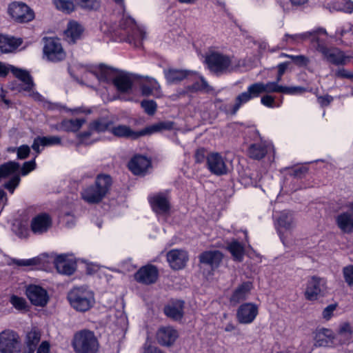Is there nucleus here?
Instances as JSON below:
<instances>
[{"label": "nucleus", "instance_id": "4be33fe9", "mask_svg": "<svg viewBox=\"0 0 353 353\" xmlns=\"http://www.w3.org/2000/svg\"><path fill=\"white\" fill-rule=\"evenodd\" d=\"M178 336L177 331L170 326L159 328L156 335L158 343L161 345L166 347L171 346Z\"/></svg>", "mask_w": 353, "mask_h": 353}, {"label": "nucleus", "instance_id": "e2e57ef3", "mask_svg": "<svg viewBox=\"0 0 353 353\" xmlns=\"http://www.w3.org/2000/svg\"><path fill=\"white\" fill-rule=\"evenodd\" d=\"M36 168V162L34 159L25 162L21 168V174L23 176L27 175L29 172Z\"/></svg>", "mask_w": 353, "mask_h": 353}, {"label": "nucleus", "instance_id": "6ab92c4d", "mask_svg": "<svg viewBox=\"0 0 353 353\" xmlns=\"http://www.w3.org/2000/svg\"><path fill=\"white\" fill-rule=\"evenodd\" d=\"M207 165L209 170L216 175L225 174L228 167L225 159L219 152H211L207 157Z\"/></svg>", "mask_w": 353, "mask_h": 353}, {"label": "nucleus", "instance_id": "412c9836", "mask_svg": "<svg viewBox=\"0 0 353 353\" xmlns=\"http://www.w3.org/2000/svg\"><path fill=\"white\" fill-rule=\"evenodd\" d=\"M167 261L174 270L183 268L188 261V254L185 250L174 249L167 253Z\"/></svg>", "mask_w": 353, "mask_h": 353}, {"label": "nucleus", "instance_id": "de8ad7c7", "mask_svg": "<svg viewBox=\"0 0 353 353\" xmlns=\"http://www.w3.org/2000/svg\"><path fill=\"white\" fill-rule=\"evenodd\" d=\"M228 249L232 254L235 261H241L243 259L244 250L243 246L237 241L232 242L228 246Z\"/></svg>", "mask_w": 353, "mask_h": 353}, {"label": "nucleus", "instance_id": "774afa93", "mask_svg": "<svg viewBox=\"0 0 353 353\" xmlns=\"http://www.w3.org/2000/svg\"><path fill=\"white\" fill-rule=\"evenodd\" d=\"M195 160L197 163H201L205 158V152L203 148L198 149L195 153Z\"/></svg>", "mask_w": 353, "mask_h": 353}, {"label": "nucleus", "instance_id": "6e6552de", "mask_svg": "<svg viewBox=\"0 0 353 353\" xmlns=\"http://www.w3.org/2000/svg\"><path fill=\"white\" fill-rule=\"evenodd\" d=\"M53 261L57 272L62 274L72 275L77 268V261L75 257L69 254H61L48 256L46 262Z\"/></svg>", "mask_w": 353, "mask_h": 353}, {"label": "nucleus", "instance_id": "ea45409f", "mask_svg": "<svg viewBox=\"0 0 353 353\" xmlns=\"http://www.w3.org/2000/svg\"><path fill=\"white\" fill-rule=\"evenodd\" d=\"M41 334L39 331L33 328L26 336L25 345L28 349V353H34L36 347L40 341Z\"/></svg>", "mask_w": 353, "mask_h": 353}, {"label": "nucleus", "instance_id": "5fc2aeb1", "mask_svg": "<svg viewBox=\"0 0 353 353\" xmlns=\"http://www.w3.org/2000/svg\"><path fill=\"white\" fill-rule=\"evenodd\" d=\"M141 107L147 114L152 115L156 111L157 103L152 100H144L141 102Z\"/></svg>", "mask_w": 353, "mask_h": 353}, {"label": "nucleus", "instance_id": "49530a36", "mask_svg": "<svg viewBox=\"0 0 353 353\" xmlns=\"http://www.w3.org/2000/svg\"><path fill=\"white\" fill-rule=\"evenodd\" d=\"M333 338L332 332L328 329H321L316 334V343L320 346L327 345Z\"/></svg>", "mask_w": 353, "mask_h": 353}, {"label": "nucleus", "instance_id": "864d4df0", "mask_svg": "<svg viewBox=\"0 0 353 353\" xmlns=\"http://www.w3.org/2000/svg\"><path fill=\"white\" fill-rule=\"evenodd\" d=\"M337 307H338V305L336 303H333V304H330V305H327L323 310V312H322L323 318L326 321H329L330 319H331V318L334 316Z\"/></svg>", "mask_w": 353, "mask_h": 353}, {"label": "nucleus", "instance_id": "9b49d317", "mask_svg": "<svg viewBox=\"0 0 353 353\" xmlns=\"http://www.w3.org/2000/svg\"><path fill=\"white\" fill-rule=\"evenodd\" d=\"M21 343L19 335L11 330L0 334L1 353H21Z\"/></svg>", "mask_w": 353, "mask_h": 353}, {"label": "nucleus", "instance_id": "603ef678", "mask_svg": "<svg viewBox=\"0 0 353 353\" xmlns=\"http://www.w3.org/2000/svg\"><path fill=\"white\" fill-rule=\"evenodd\" d=\"M10 302L17 310H25L28 307L26 299L17 295H12L10 296Z\"/></svg>", "mask_w": 353, "mask_h": 353}, {"label": "nucleus", "instance_id": "39448f33", "mask_svg": "<svg viewBox=\"0 0 353 353\" xmlns=\"http://www.w3.org/2000/svg\"><path fill=\"white\" fill-rule=\"evenodd\" d=\"M165 78L170 84L178 83L183 79H189L191 81L199 80L192 85V90H205L208 87L207 82L202 77L199 76L196 73L189 72L187 70L169 68L163 71Z\"/></svg>", "mask_w": 353, "mask_h": 353}, {"label": "nucleus", "instance_id": "f257e3e1", "mask_svg": "<svg viewBox=\"0 0 353 353\" xmlns=\"http://www.w3.org/2000/svg\"><path fill=\"white\" fill-rule=\"evenodd\" d=\"M170 128H171V123L161 122L149 126L142 131L134 132L131 130L130 127L125 125H118L110 127L105 123L101 121H94L90 123L89 131L87 133L83 134L81 138L84 139L87 137L95 136V134H99L101 132L109 131L114 136L119 137L136 139L140 136L153 134L163 129H169Z\"/></svg>", "mask_w": 353, "mask_h": 353}, {"label": "nucleus", "instance_id": "4c0bfd02", "mask_svg": "<svg viewBox=\"0 0 353 353\" xmlns=\"http://www.w3.org/2000/svg\"><path fill=\"white\" fill-rule=\"evenodd\" d=\"M119 71L114 68H109L107 66L100 67L96 72L94 77L97 78L100 82L114 83Z\"/></svg>", "mask_w": 353, "mask_h": 353}, {"label": "nucleus", "instance_id": "6e6d98bb", "mask_svg": "<svg viewBox=\"0 0 353 353\" xmlns=\"http://www.w3.org/2000/svg\"><path fill=\"white\" fill-rule=\"evenodd\" d=\"M343 277L349 285H353V265H349L343 269Z\"/></svg>", "mask_w": 353, "mask_h": 353}, {"label": "nucleus", "instance_id": "69168bd1", "mask_svg": "<svg viewBox=\"0 0 353 353\" xmlns=\"http://www.w3.org/2000/svg\"><path fill=\"white\" fill-rule=\"evenodd\" d=\"M317 100L321 106H327L330 105V103L333 101V97L328 94L324 96H318Z\"/></svg>", "mask_w": 353, "mask_h": 353}, {"label": "nucleus", "instance_id": "052dcab7", "mask_svg": "<svg viewBox=\"0 0 353 353\" xmlns=\"http://www.w3.org/2000/svg\"><path fill=\"white\" fill-rule=\"evenodd\" d=\"M143 353H164L160 348L149 341L143 345Z\"/></svg>", "mask_w": 353, "mask_h": 353}, {"label": "nucleus", "instance_id": "3c124183", "mask_svg": "<svg viewBox=\"0 0 353 353\" xmlns=\"http://www.w3.org/2000/svg\"><path fill=\"white\" fill-rule=\"evenodd\" d=\"M55 7L65 13H70L74 10V4L72 0H53Z\"/></svg>", "mask_w": 353, "mask_h": 353}, {"label": "nucleus", "instance_id": "a18cd8bd", "mask_svg": "<svg viewBox=\"0 0 353 353\" xmlns=\"http://www.w3.org/2000/svg\"><path fill=\"white\" fill-rule=\"evenodd\" d=\"M48 259L47 254H42L37 257H34L28 259H17L14 263L19 266H33L36 265H41L46 263Z\"/></svg>", "mask_w": 353, "mask_h": 353}, {"label": "nucleus", "instance_id": "bb28decb", "mask_svg": "<svg viewBox=\"0 0 353 353\" xmlns=\"http://www.w3.org/2000/svg\"><path fill=\"white\" fill-rule=\"evenodd\" d=\"M22 44L21 38L9 37L0 34V52L11 53L14 52Z\"/></svg>", "mask_w": 353, "mask_h": 353}, {"label": "nucleus", "instance_id": "1a4fd4ad", "mask_svg": "<svg viewBox=\"0 0 353 353\" xmlns=\"http://www.w3.org/2000/svg\"><path fill=\"white\" fill-rule=\"evenodd\" d=\"M19 170V164L14 161L8 162L0 167V179L11 176V179L4 184V187L11 194L14 193L20 182Z\"/></svg>", "mask_w": 353, "mask_h": 353}, {"label": "nucleus", "instance_id": "f704fd0d", "mask_svg": "<svg viewBox=\"0 0 353 353\" xmlns=\"http://www.w3.org/2000/svg\"><path fill=\"white\" fill-rule=\"evenodd\" d=\"M83 32V28L81 24L74 21H71L68 23L67 28L64 32L66 39L69 42L74 43L80 39Z\"/></svg>", "mask_w": 353, "mask_h": 353}, {"label": "nucleus", "instance_id": "b1692460", "mask_svg": "<svg viewBox=\"0 0 353 353\" xmlns=\"http://www.w3.org/2000/svg\"><path fill=\"white\" fill-rule=\"evenodd\" d=\"M150 166V160L141 155L135 156L128 163L129 170L136 175L144 174Z\"/></svg>", "mask_w": 353, "mask_h": 353}, {"label": "nucleus", "instance_id": "79ce46f5", "mask_svg": "<svg viewBox=\"0 0 353 353\" xmlns=\"http://www.w3.org/2000/svg\"><path fill=\"white\" fill-rule=\"evenodd\" d=\"M336 34L345 44H353V27L351 24L346 23L340 27L336 30Z\"/></svg>", "mask_w": 353, "mask_h": 353}, {"label": "nucleus", "instance_id": "8fccbe9b", "mask_svg": "<svg viewBox=\"0 0 353 353\" xmlns=\"http://www.w3.org/2000/svg\"><path fill=\"white\" fill-rule=\"evenodd\" d=\"M76 4L85 10H97L101 6L100 0H75Z\"/></svg>", "mask_w": 353, "mask_h": 353}, {"label": "nucleus", "instance_id": "9d476101", "mask_svg": "<svg viewBox=\"0 0 353 353\" xmlns=\"http://www.w3.org/2000/svg\"><path fill=\"white\" fill-rule=\"evenodd\" d=\"M10 17L19 23H28L34 19V11L26 3L22 2H12L8 9Z\"/></svg>", "mask_w": 353, "mask_h": 353}, {"label": "nucleus", "instance_id": "aec40b11", "mask_svg": "<svg viewBox=\"0 0 353 353\" xmlns=\"http://www.w3.org/2000/svg\"><path fill=\"white\" fill-rule=\"evenodd\" d=\"M315 46L327 61L336 65L344 63L345 56L343 53L338 48H327L322 42L321 38H319Z\"/></svg>", "mask_w": 353, "mask_h": 353}, {"label": "nucleus", "instance_id": "f8f14e48", "mask_svg": "<svg viewBox=\"0 0 353 353\" xmlns=\"http://www.w3.org/2000/svg\"><path fill=\"white\" fill-rule=\"evenodd\" d=\"M326 291L325 281L317 276H312L307 282L304 294L307 300L313 301L323 296Z\"/></svg>", "mask_w": 353, "mask_h": 353}, {"label": "nucleus", "instance_id": "0eeeda50", "mask_svg": "<svg viewBox=\"0 0 353 353\" xmlns=\"http://www.w3.org/2000/svg\"><path fill=\"white\" fill-rule=\"evenodd\" d=\"M66 53L61 41L54 37L46 38L43 48V58L50 62L57 63L65 59Z\"/></svg>", "mask_w": 353, "mask_h": 353}, {"label": "nucleus", "instance_id": "bf43d9fd", "mask_svg": "<svg viewBox=\"0 0 353 353\" xmlns=\"http://www.w3.org/2000/svg\"><path fill=\"white\" fill-rule=\"evenodd\" d=\"M12 151H17L18 159H24L28 157L30 152V148L27 145H22L16 149H13Z\"/></svg>", "mask_w": 353, "mask_h": 353}, {"label": "nucleus", "instance_id": "a211bd4d", "mask_svg": "<svg viewBox=\"0 0 353 353\" xmlns=\"http://www.w3.org/2000/svg\"><path fill=\"white\" fill-rule=\"evenodd\" d=\"M259 314V305L248 302L241 304L236 310V319L241 324L248 325L254 321Z\"/></svg>", "mask_w": 353, "mask_h": 353}, {"label": "nucleus", "instance_id": "cd10ccee", "mask_svg": "<svg viewBox=\"0 0 353 353\" xmlns=\"http://www.w3.org/2000/svg\"><path fill=\"white\" fill-rule=\"evenodd\" d=\"M10 71L21 81L19 90L30 91L33 87V82L29 72L25 70L10 66Z\"/></svg>", "mask_w": 353, "mask_h": 353}, {"label": "nucleus", "instance_id": "37998d69", "mask_svg": "<svg viewBox=\"0 0 353 353\" xmlns=\"http://www.w3.org/2000/svg\"><path fill=\"white\" fill-rule=\"evenodd\" d=\"M353 327L347 323H343L339 327L336 338L341 343H347L352 338Z\"/></svg>", "mask_w": 353, "mask_h": 353}, {"label": "nucleus", "instance_id": "423d86ee", "mask_svg": "<svg viewBox=\"0 0 353 353\" xmlns=\"http://www.w3.org/2000/svg\"><path fill=\"white\" fill-rule=\"evenodd\" d=\"M209 69L215 73L230 72L233 68L232 60L230 57L218 51L210 50L205 57Z\"/></svg>", "mask_w": 353, "mask_h": 353}, {"label": "nucleus", "instance_id": "7ed1b4c3", "mask_svg": "<svg viewBox=\"0 0 353 353\" xmlns=\"http://www.w3.org/2000/svg\"><path fill=\"white\" fill-rule=\"evenodd\" d=\"M70 306L76 311L85 312L95 304L94 293L86 285L74 287L67 296Z\"/></svg>", "mask_w": 353, "mask_h": 353}, {"label": "nucleus", "instance_id": "e433bc0d", "mask_svg": "<svg viewBox=\"0 0 353 353\" xmlns=\"http://www.w3.org/2000/svg\"><path fill=\"white\" fill-rule=\"evenodd\" d=\"M223 255L218 250H209L200 255V262L210 265L212 268L217 267L222 260Z\"/></svg>", "mask_w": 353, "mask_h": 353}, {"label": "nucleus", "instance_id": "c9c22d12", "mask_svg": "<svg viewBox=\"0 0 353 353\" xmlns=\"http://www.w3.org/2000/svg\"><path fill=\"white\" fill-rule=\"evenodd\" d=\"M112 184V180L111 176L106 174L97 175L94 183V186L104 197L109 193Z\"/></svg>", "mask_w": 353, "mask_h": 353}, {"label": "nucleus", "instance_id": "dca6fc26", "mask_svg": "<svg viewBox=\"0 0 353 353\" xmlns=\"http://www.w3.org/2000/svg\"><path fill=\"white\" fill-rule=\"evenodd\" d=\"M149 202L157 215H165L170 213V202L168 192H158L150 195Z\"/></svg>", "mask_w": 353, "mask_h": 353}, {"label": "nucleus", "instance_id": "7c9ffc66", "mask_svg": "<svg viewBox=\"0 0 353 353\" xmlns=\"http://www.w3.org/2000/svg\"><path fill=\"white\" fill-rule=\"evenodd\" d=\"M253 288V284L250 281H246L239 285L233 292L230 301L239 303L247 299Z\"/></svg>", "mask_w": 353, "mask_h": 353}, {"label": "nucleus", "instance_id": "473e14b6", "mask_svg": "<svg viewBox=\"0 0 353 353\" xmlns=\"http://www.w3.org/2000/svg\"><path fill=\"white\" fill-rule=\"evenodd\" d=\"M272 150H273L272 144L261 142L251 145L248 150V154L252 159H261Z\"/></svg>", "mask_w": 353, "mask_h": 353}, {"label": "nucleus", "instance_id": "680f3d73", "mask_svg": "<svg viewBox=\"0 0 353 353\" xmlns=\"http://www.w3.org/2000/svg\"><path fill=\"white\" fill-rule=\"evenodd\" d=\"M284 56L290 58L294 63L301 66L306 65L309 63L308 59L303 55L294 56L285 54Z\"/></svg>", "mask_w": 353, "mask_h": 353}, {"label": "nucleus", "instance_id": "a19ab883", "mask_svg": "<svg viewBox=\"0 0 353 353\" xmlns=\"http://www.w3.org/2000/svg\"><path fill=\"white\" fill-rule=\"evenodd\" d=\"M121 26L124 29H126V30L129 29L128 32H130V31L132 32V34L131 36L132 39H134L135 34H136V37H139L138 39L139 41H141L143 39L144 33L142 32V30H141L140 29H139L137 28L134 19H132L131 17H129L122 19L121 22ZM129 39L131 41V39Z\"/></svg>", "mask_w": 353, "mask_h": 353}, {"label": "nucleus", "instance_id": "c03bdc74", "mask_svg": "<svg viewBox=\"0 0 353 353\" xmlns=\"http://www.w3.org/2000/svg\"><path fill=\"white\" fill-rule=\"evenodd\" d=\"M337 3L330 4L327 3V6L330 10L341 11L345 13H352L353 12V1L350 0H337Z\"/></svg>", "mask_w": 353, "mask_h": 353}, {"label": "nucleus", "instance_id": "09e8293b", "mask_svg": "<svg viewBox=\"0 0 353 353\" xmlns=\"http://www.w3.org/2000/svg\"><path fill=\"white\" fill-rule=\"evenodd\" d=\"M74 75L77 80L86 81L92 79L95 75V73L90 71L85 66L77 65V72Z\"/></svg>", "mask_w": 353, "mask_h": 353}, {"label": "nucleus", "instance_id": "13d9d810", "mask_svg": "<svg viewBox=\"0 0 353 353\" xmlns=\"http://www.w3.org/2000/svg\"><path fill=\"white\" fill-rule=\"evenodd\" d=\"M261 103L263 105L269 108L279 107V105H276L274 97L269 94L263 96L261 98Z\"/></svg>", "mask_w": 353, "mask_h": 353}, {"label": "nucleus", "instance_id": "5701e85b", "mask_svg": "<svg viewBox=\"0 0 353 353\" xmlns=\"http://www.w3.org/2000/svg\"><path fill=\"white\" fill-rule=\"evenodd\" d=\"M158 277L157 269L151 265L140 268L134 275L135 280L144 284L154 283Z\"/></svg>", "mask_w": 353, "mask_h": 353}, {"label": "nucleus", "instance_id": "ddd939ff", "mask_svg": "<svg viewBox=\"0 0 353 353\" xmlns=\"http://www.w3.org/2000/svg\"><path fill=\"white\" fill-rule=\"evenodd\" d=\"M26 295L30 303L37 307H45L50 300L48 291L39 285L29 284L26 285Z\"/></svg>", "mask_w": 353, "mask_h": 353}, {"label": "nucleus", "instance_id": "a878e982", "mask_svg": "<svg viewBox=\"0 0 353 353\" xmlns=\"http://www.w3.org/2000/svg\"><path fill=\"white\" fill-rule=\"evenodd\" d=\"M61 143V139L58 136L37 137L34 139L32 148L37 152V156L43 148L58 145Z\"/></svg>", "mask_w": 353, "mask_h": 353}, {"label": "nucleus", "instance_id": "72a5a7b5", "mask_svg": "<svg viewBox=\"0 0 353 353\" xmlns=\"http://www.w3.org/2000/svg\"><path fill=\"white\" fill-rule=\"evenodd\" d=\"M141 89L143 96H153L157 98L162 96L160 85L154 79H149L145 81Z\"/></svg>", "mask_w": 353, "mask_h": 353}, {"label": "nucleus", "instance_id": "20e7f679", "mask_svg": "<svg viewBox=\"0 0 353 353\" xmlns=\"http://www.w3.org/2000/svg\"><path fill=\"white\" fill-rule=\"evenodd\" d=\"M76 353H97L99 344L92 331L82 330L76 332L72 341Z\"/></svg>", "mask_w": 353, "mask_h": 353}, {"label": "nucleus", "instance_id": "4468645a", "mask_svg": "<svg viewBox=\"0 0 353 353\" xmlns=\"http://www.w3.org/2000/svg\"><path fill=\"white\" fill-rule=\"evenodd\" d=\"M326 34L325 30L322 28L294 34H286L283 39V42H285L286 45H296L310 39L312 42H315L316 44L320 37Z\"/></svg>", "mask_w": 353, "mask_h": 353}, {"label": "nucleus", "instance_id": "393cba45", "mask_svg": "<svg viewBox=\"0 0 353 353\" xmlns=\"http://www.w3.org/2000/svg\"><path fill=\"white\" fill-rule=\"evenodd\" d=\"M113 84L121 94H130L132 91V78L125 72H118Z\"/></svg>", "mask_w": 353, "mask_h": 353}, {"label": "nucleus", "instance_id": "f3484780", "mask_svg": "<svg viewBox=\"0 0 353 353\" xmlns=\"http://www.w3.org/2000/svg\"><path fill=\"white\" fill-rule=\"evenodd\" d=\"M52 225V218L46 212L36 214L30 221V228L35 235H43L48 232Z\"/></svg>", "mask_w": 353, "mask_h": 353}, {"label": "nucleus", "instance_id": "2f4dec72", "mask_svg": "<svg viewBox=\"0 0 353 353\" xmlns=\"http://www.w3.org/2000/svg\"><path fill=\"white\" fill-rule=\"evenodd\" d=\"M86 122L83 117L77 119H64L55 128L57 130L76 132L79 131Z\"/></svg>", "mask_w": 353, "mask_h": 353}, {"label": "nucleus", "instance_id": "c756f323", "mask_svg": "<svg viewBox=\"0 0 353 353\" xmlns=\"http://www.w3.org/2000/svg\"><path fill=\"white\" fill-rule=\"evenodd\" d=\"M337 227L344 233H353V214L343 212L338 214L336 218Z\"/></svg>", "mask_w": 353, "mask_h": 353}, {"label": "nucleus", "instance_id": "2eb2a0df", "mask_svg": "<svg viewBox=\"0 0 353 353\" xmlns=\"http://www.w3.org/2000/svg\"><path fill=\"white\" fill-rule=\"evenodd\" d=\"M275 228L281 241L284 243V238L290 233L294 227V221L292 214L286 211L281 212L274 215Z\"/></svg>", "mask_w": 353, "mask_h": 353}, {"label": "nucleus", "instance_id": "f03ea898", "mask_svg": "<svg viewBox=\"0 0 353 353\" xmlns=\"http://www.w3.org/2000/svg\"><path fill=\"white\" fill-rule=\"evenodd\" d=\"M283 85L278 82L269 81L267 83L257 82L250 85L246 91L240 93L235 98L234 104L230 108L231 113L235 114L241 107L259 97L263 93H282Z\"/></svg>", "mask_w": 353, "mask_h": 353}, {"label": "nucleus", "instance_id": "4d7b16f0", "mask_svg": "<svg viewBox=\"0 0 353 353\" xmlns=\"http://www.w3.org/2000/svg\"><path fill=\"white\" fill-rule=\"evenodd\" d=\"M282 93L286 94H298L303 93L305 91V89L300 86H285L283 85Z\"/></svg>", "mask_w": 353, "mask_h": 353}, {"label": "nucleus", "instance_id": "c85d7f7f", "mask_svg": "<svg viewBox=\"0 0 353 353\" xmlns=\"http://www.w3.org/2000/svg\"><path fill=\"white\" fill-rule=\"evenodd\" d=\"M81 195L83 200L90 204L99 203L105 198L94 184L85 187Z\"/></svg>", "mask_w": 353, "mask_h": 353}, {"label": "nucleus", "instance_id": "58836bf2", "mask_svg": "<svg viewBox=\"0 0 353 353\" xmlns=\"http://www.w3.org/2000/svg\"><path fill=\"white\" fill-rule=\"evenodd\" d=\"M183 301H176L168 305L165 309V314L168 317L175 320L181 319L183 314Z\"/></svg>", "mask_w": 353, "mask_h": 353}, {"label": "nucleus", "instance_id": "338daca9", "mask_svg": "<svg viewBox=\"0 0 353 353\" xmlns=\"http://www.w3.org/2000/svg\"><path fill=\"white\" fill-rule=\"evenodd\" d=\"M50 348V343L48 341H44L39 346L37 353H49Z\"/></svg>", "mask_w": 353, "mask_h": 353}, {"label": "nucleus", "instance_id": "0e129e2a", "mask_svg": "<svg viewBox=\"0 0 353 353\" xmlns=\"http://www.w3.org/2000/svg\"><path fill=\"white\" fill-rule=\"evenodd\" d=\"M15 233L21 238H26L28 236L29 230L27 227L19 224L18 228L14 229Z\"/></svg>", "mask_w": 353, "mask_h": 353}]
</instances>
